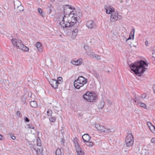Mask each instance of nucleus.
<instances>
[{"label": "nucleus", "instance_id": "nucleus-1", "mask_svg": "<svg viewBox=\"0 0 155 155\" xmlns=\"http://www.w3.org/2000/svg\"><path fill=\"white\" fill-rule=\"evenodd\" d=\"M147 66V64L144 61H140L130 65L131 70L137 75L140 76L147 69L146 67Z\"/></svg>", "mask_w": 155, "mask_h": 155}, {"label": "nucleus", "instance_id": "nucleus-2", "mask_svg": "<svg viewBox=\"0 0 155 155\" xmlns=\"http://www.w3.org/2000/svg\"><path fill=\"white\" fill-rule=\"evenodd\" d=\"M106 12L107 14H110L111 13L110 21L111 22H114L117 21L120 15H118V13L117 11H114V8L110 6H108L105 8Z\"/></svg>", "mask_w": 155, "mask_h": 155}, {"label": "nucleus", "instance_id": "nucleus-3", "mask_svg": "<svg viewBox=\"0 0 155 155\" xmlns=\"http://www.w3.org/2000/svg\"><path fill=\"white\" fill-rule=\"evenodd\" d=\"M68 14H62L59 17L60 21L59 24L61 27V26H69L70 25V20L71 19V16Z\"/></svg>", "mask_w": 155, "mask_h": 155}, {"label": "nucleus", "instance_id": "nucleus-4", "mask_svg": "<svg viewBox=\"0 0 155 155\" xmlns=\"http://www.w3.org/2000/svg\"><path fill=\"white\" fill-rule=\"evenodd\" d=\"M87 82V79L82 76L79 77L77 80L74 82V86L77 89H79L83 87Z\"/></svg>", "mask_w": 155, "mask_h": 155}, {"label": "nucleus", "instance_id": "nucleus-5", "mask_svg": "<svg viewBox=\"0 0 155 155\" xmlns=\"http://www.w3.org/2000/svg\"><path fill=\"white\" fill-rule=\"evenodd\" d=\"M83 97L87 101L92 102L96 99V96L95 94L88 91L83 95Z\"/></svg>", "mask_w": 155, "mask_h": 155}, {"label": "nucleus", "instance_id": "nucleus-6", "mask_svg": "<svg viewBox=\"0 0 155 155\" xmlns=\"http://www.w3.org/2000/svg\"><path fill=\"white\" fill-rule=\"evenodd\" d=\"M134 143V138L131 133H128L125 140V143L127 147H131Z\"/></svg>", "mask_w": 155, "mask_h": 155}, {"label": "nucleus", "instance_id": "nucleus-7", "mask_svg": "<svg viewBox=\"0 0 155 155\" xmlns=\"http://www.w3.org/2000/svg\"><path fill=\"white\" fill-rule=\"evenodd\" d=\"M64 9V14H68L69 15H74L75 13L73 11L75 10L74 8H73L68 5H64L63 6Z\"/></svg>", "mask_w": 155, "mask_h": 155}, {"label": "nucleus", "instance_id": "nucleus-8", "mask_svg": "<svg viewBox=\"0 0 155 155\" xmlns=\"http://www.w3.org/2000/svg\"><path fill=\"white\" fill-rule=\"evenodd\" d=\"M95 127L97 130L101 132L108 133L111 132L110 129L105 128L104 126L99 124H96Z\"/></svg>", "mask_w": 155, "mask_h": 155}, {"label": "nucleus", "instance_id": "nucleus-9", "mask_svg": "<svg viewBox=\"0 0 155 155\" xmlns=\"http://www.w3.org/2000/svg\"><path fill=\"white\" fill-rule=\"evenodd\" d=\"M12 42L14 47H15L17 49H20L23 45V43L21 40H18L15 39H12L11 40Z\"/></svg>", "mask_w": 155, "mask_h": 155}, {"label": "nucleus", "instance_id": "nucleus-10", "mask_svg": "<svg viewBox=\"0 0 155 155\" xmlns=\"http://www.w3.org/2000/svg\"><path fill=\"white\" fill-rule=\"evenodd\" d=\"M84 48L85 49L87 54L89 56L90 58H93L96 54H95L92 50L87 45L84 46Z\"/></svg>", "mask_w": 155, "mask_h": 155}, {"label": "nucleus", "instance_id": "nucleus-11", "mask_svg": "<svg viewBox=\"0 0 155 155\" xmlns=\"http://www.w3.org/2000/svg\"><path fill=\"white\" fill-rule=\"evenodd\" d=\"M86 27L90 29L94 28L96 26L95 22L92 20H89L86 22Z\"/></svg>", "mask_w": 155, "mask_h": 155}, {"label": "nucleus", "instance_id": "nucleus-12", "mask_svg": "<svg viewBox=\"0 0 155 155\" xmlns=\"http://www.w3.org/2000/svg\"><path fill=\"white\" fill-rule=\"evenodd\" d=\"M61 26V27L63 29L64 32L67 35H69L71 32L72 29H73V26L70 25L69 26Z\"/></svg>", "mask_w": 155, "mask_h": 155}, {"label": "nucleus", "instance_id": "nucleus-13", "mask_svg": "<svg viewBox=\"0 0 155 155\" xmlns=\"http://www.w3.org/2000/svg\"><path fill=\"white\" fill-rule=\"evenodd\" d=\"M71 20H70V25L73 26L75 23H76L77 20V16L76 15H71Z\"/></svg>", "mask_w": 155, "mask_h": 155}, {"label": "nucleus", "instance_id": "nucleus-14", "mask_svg": "<svg viewBox=\"0 0 155 155\" xmlns=\"http://www.w3.org/2000/svg\"><path fill=\"white\" fill-rule=\"evenodd\" d=\"M75 147L77 155H84V152L82 150L81 148L79 145H77Z\"/></svg>", "mask_w": 155, "mask_h": 155}, {"label": "nucleus", "instance_id": "nucleus-15", "mask_svg": "<svg viewBox=\"0 0 155 155\" xmlns=\"http://www.w3.org/2000/svg\"><path fill=\"white\" fill-rule=\"evenodd\" d=\"M56 80L55 79H51L49 81V83L51 86L54 88L57 89L58 88V84Z\"/></svg>", "mask_w": 155, "mask_h": 155}, {"label": "nucleus", "instance_id": "nucleus-16", "mask_svg": "<svg viewBox=\"0 0 155 155\" xmlns=\"http://www.w3.org/2000/svg\"><path fill=\"white\" fill-rule=\"evenodd\" d=\"M82 60L81 58H80L78 60H71V63L73 64L76 65H79L82 64Z\"/></svg>", "mask_w": 155, "mask_h": 155}, {"label": "nucleus", "instance_id": "nucleus-17", "mask_svg": "<svg viewBox=\"0 0 155 155\" xmlns=\"http://www.w3.org/2000/svg\"><path fill=\"white\" fill-rule=\"evenodd\" d=\"M82 138L84 140V142L85 143L89 141L91 139V137L87 134H84L82 136Z\"/></svg>", "mask_w": 155, "mask_h": 155}, {"label": "nucleus", "instance_id": "nucleus-18", "mask_svg": "<svg viewBox=\"0 0 155 155\" xmlns=\"http://www.w3.org/2000/svg\"><path fill=\"white\" fill-rule=\"evenodd\" d=\"M134 100L135 102H137L138 104L140 105L141 107H143L145 109L147 108V106L144 103L139 101L137 97H135V99Z\"/></svg>", "mask_w": 155, "mask_h": 155}, {"label": "nucleus", "instance_id": "nucleus-19", "mask_svg": "<svg viewBox=\"0 0 155 155\" xmlns=\"http://www.w3.org/2000/svg\"><path fill=\"white\" fill-rule=\"evenodd\" d=\"M72 29L71 38L73 39H74L77 35L78 30L76 28H75L74 29L73 28Z\"/></svg>", "mask_w": 155, "mask_h": 155}, {"label": "nucleus", "instance_id": "nucleus-20", "mask_svg": "<svg viewBox=\"0 0 155 155\" xmlns=\"http://www.w3.org/2000/svg\"><path fill=\"white\" fill-rule=\"evenodd\" d=\"M135 32V29L134 28H133L132 29V30L130 33L129 37L126 40V41L128 40L129 39H134V34Z\"/></svg>", "mask_w": 155, "mask_h": 155}, {"label": "nucleus", "instance_id": "nucleus-21", "mask_svg": "<svg viewBox=\"0 0 155 155\" xmlns=\"http://www.w3.org/2000/svg\"><path fill=\"white\" fill-rule=\"evenodd\" d=\"M14 5L15 9H16L17 11H18V12L19 11L21 12L23 10V7L21 5H20L18 6H16L15 4Z\"/></svg>", "mask_w": 155, "mask_h": 155}, {"label": "nucleus", "instance_id": "nucleus-22", "mask_svg": "<svg viewBox=\"0 0 155 155\" xmlns=\"http://www.w3.org/2000/svg\"><path fill=\"white\" fill-rule=\"evenodd\" d=\"M56 155H64L63 150H61V149L60 148H58L55 152Z\"/></svg>", "mask_w": 155, "mask_h": 155}, {"label": "nucleus", "instance_id": "nucleus-23", "mask_svg": "<svg viewBox=\"0 0 155 155\" xmlns=\"http://www.w3.org/2000/svg\"><path fill=\"white\" fill-rule=\"evenodd\" d=\"M34 150L36 152V154L37 155H39V153L41 152L42 150L41 148L40 147H38V146H37V147H34Z\"/></svg>", "mask_w": 155, "mask_h": 155}, {"label": "nucleus", "instance_id": "nucleus-24", "mask_svg": "<svg viewBox=\"0 0 155 155\" xmlns=\"http://www.w3.org/2000/svg\"><path fill=\"white\" fill-rule=\"evenodd\" d=\"M104 102L103 101H101L98 105V108L99 109L103 108L104 106Z\"/></svg>", "mask_w": 155, "mask_h": 155}, {"label": "nucleus", "instance_id": "nucleus-25", "mask_svg": "<svg viewBox=\"0 0 155 155\" xmlns=\"http://www.w3.org/2000/svg\"><path fill=\"white\" fill-rule=\"evenodd\" d=\"M30 105L33 107L36 108L37 107V103L35 101H32L30 102Z\"/></svg>", "mask_w": 155, "mask_h": 155}, {"label": "nucleus", "instance_id": "nucleus-26", "mask_svg": "<svg viewBox=\"0 0 155 155\" xmlns=\"http://www.w3.org/2000/svg\"><path fill=\"white\" fill-rule=\"evenodd\" d=\"M41 44L40 43L38 42L36 45V47L38 49L39 51L41 52L42 51V49L41 47Z\"/></svg>", "mask_w": 155, "mask_h": 155}, {"label": "nucleus", "instance_id": "nucleus-27", "mask_svg": "<svg viewBox=\"0 0 155 155\" xmlns=\"http://www.w3.org/2000/svg\"><path fill=\"white\" fill-rule=\"evenodd\" d=\"M19 49L21 50L25 51H28L29 50V48L23 44V45L21 46V47Z\"/></svg>", "mask_w": 155, "mask_h": 155}, {"label": "nucleus", "instance_id": "nucleus-28", "mask_svg": "<svg viewBox=\"0 0 155 155\" xmlns=\"http://www.w3.org/2000/svg\"><path fill=\"white\" fill-rule=\"evenodd\" d=\"M38 13L40 14V15L42 17H44L45 14L43 13V10L40 8H38Z\"/></svg>", "mask_w": 155, "mask_h": 155}, {"label": "nucleus", "instance_id": "nucleus-29", "mask_svg": "<svg viewBox=\"0 0 155 155\" xmlns=\"http://www.w3.org/2000/svg\"><path fill=\"white\" fill-rule=\"evenodd\" d=\"M56 81L58 82L57 83L58 84H62L63 82L62 78L61 77H59L57 78Z\"/></svg>", "mask_w": 155, "mask_h": 155}, {"label": "nucleus", "instance_id": "nucleus-30", "mask_svg": "<svg viewBox=\"0 0 155 155\" xmlns=\"http://www.w3.org/2000/svg\"><path fill=\"white\" fill-rule=\"evenodd\" d=\"M93 74L94 76L97 79L99 80L100 79L99 75V74L96 71H94L93 72Z\"/></svg>", "mask_w": 155, "mask_h": 155}, {"label": "nucleus", "instance_id": "nucleus-31", "mask_svg": "<svg viewBox=\"0 0 155 155\" xmlns=\"http://www.w3.org/2000/svg\"><path fill=\"white\" fill-rule=\"evenodd\" d=\"M86 143V145L88 147H91L93 146L94 145V143L93 142H89V141Z\"/></svg>", "mask_w": 155, "mask_h": 155}, {"label": "nucleus", "instance_id": "nucleus-32", "mask_svg": "<svg viewBox=\"0 0 155 155\" xmlns=\"http://www.w3.org/2000/svg\"><path fill=\"white\" fill-rule=\"evenodd\" d=\"M37 146H38V147H40L41 145V140H40V139L39 138V137H38L37 139Z\"/></svg>", "mask_w": 155, "mask_h": 155}, {"label": "nucleus", "instance_id": "nucleus-33", "mask_svg": "<svg viewBox=\"0 0 155 155\" xmlns=\"http://www.w3.org/2000/svg\"><path fill=\"white\" fill-rule=\"evenodd\" d=\"M76 15V14H75ZM82 14L81 12H78V13H76V16H77V18H80L81 17H82Z\"/></svg>", "mask_w": 155, "mask_h": 155}, {"label": "nucleus", "instance_id": "nucleus-34", "mask_svg": "<svg viewBox=\"0 0 155 155\" xmlns=\"http://www.w3.org/2000/svg\"><path fill=\"white\" fill-rule=\"evenodd\" d=\"M150 130L153 133H155V127L153 125H152L150 128Z\"/></svg>", "mask_w": 155, "mask_h": 155}, {"label": "nucleus", "instance_id": "nucleus-35", "mask_svg": "<svg viewBox=\"0 0 155 155\" xmlns=\"http://www.w3.org/2000/svg\"><path fill=\"white\" fill-rule=\"evenodd\" d=\"M49 120L51 122H54L56 120V118L55 117H51L49 118Z\"/></svg>", "mask_w": 155, "mask_h": 155}, {"label": "nucleus", "instance_id": "nucleus-36", "mask_svg": "<svg viewBox=\"0 0 155 155\" xmlns=\"http://www.w3.org/2000/svg\"><path fill=\"white\" fill-rule=\"evenodd\" d=\"M93 58H94L97 60H100L101 59V58L100 56L97 54H95Z\"/></svg>", "mask_w": 155, "mask_h": 155}, {"label": "nucleus", "instance_id": "nucleus-37", "mask_svg": "<svg viewBox=\"0 0 155 155\" xmlns=\"http://www.w3.org/2000/svg\"><path fill=\"white\" fill-rule=\"evenodd\" d=\"M47 113L48 115L49 116H51L52 114V111L50 110H48L47 111Z\"/></svg>", "mask_w": 155, "mask_h": 155}, {"label": "nucleus", "instance_id": "nucleus-38", "mask_svg": "<svg viewBox=\"0 0 155 155\" xmlns=\"http://www.w3.org/2000/svg\"><path fill=\"white\" fill-rule=\"evenodd\" d=\"M74 147L76 146L77 145H79L78 142V140L77 139H74Z\"/></svg>", "mask_w": 155, "mask_h": 155}, {"label": "nucleus", "instance_id": "nucleus-39", "mask_svg": "<svg viewBox=\"0 0 155 155\" xmlns=\"http://www.w3.org/2000/svg\"><path fill=\"white\" fill-rule=\"evenodd\" d=\"M16 114L17 116L18 117H20L21 116V114L20 111H18L17 112Z\"/></svg>", "mask_w": 155, "mask_h": 155}, {"label": "nucleus", "instance_id": "nucleus-40", "mask_svg": "<svg viewBox=\"0 0 155 155\" xmlns=\"http://www.w3.org/2000/svg\"><path fill=\"white\" fill-rule=\"evenodd\" d=\"M24 120L27 122H29V120L28 118L27 117H24Z\"/></svg>", "mask_w": 155, "mask_h": 155}, {"label": "nucleus", "instance_id": "nucleus-41", "mask_svg": "<svg viewBox=\"0 0 155 155\" xmlns=\"http://www.w3.org/2000/svg\"><path fill=\"white\" fill-rule=\"evenodd\" d=\"M150 142L152 143H155V137L153 138L151 140Z\"/></svg>", "mask_w": 155, "mask_h": 155}, {"label": "nucleus", "instance_id": "nucleus-42", "mask_svg": "<svg viewBox=\"0 0 155 155\" xmlns=\"http://www.w3.org/2000/svg\"><path fill=\"white\" fill-rule=\"evenodd\" d=\"M54 110L57 111H58L59 110V109L58 107L55 106L54 107Z\"/></svg>", "mask_w": 155, "mask_h": 155}, {"label": "nucleus", "instance_id": "nucleus-43", "mask_svg": "<svg viewBox=\"0 0 155 155\" xmlns=\"http://www.w3.org/2000/svg\"><path fill=\"white\" fill-rule=\"evenodd\" d=\"M51 9L49 8L48 7V10L47 11V13H48L49 14H50L51 12Z\"/></svg>", "mask_w": 155, "mask_h": 155}, {"label": "nucleus", "instance_id": "nucleus-44", "mask_svg": "<svg viewBox=\"0 0 155 155\" xmlns=\"http://www.w3.org/2000/svg\"><path fill=\"white\" fill-rule=\"evenodd\" d=\"M147 124L148 127H149V128L152 125H153L150 122H147Z\"/></svg>", "mask_w": 155, "mask_h": 155}, {"label": "nucleus", "instance_id": "nucleus-45", "mask_svg": "<svg viewBox=\"0 0 155 155\" xmlns=\"http://www.w3.org/2000/svg\"><path fill=\"white\" fill-rule=\"evenodd\" d=\"M146 94H143L142 95V97L143 99L146 98Z\"/></svg>", "mask_w": 155, "mask_h": 155}, {"label": "nucleus", "instance_id": "nucleus-46", "mask_svg": "<svg viewBox=\"0 0 155 155\" xmlns=\"http://www.w3.org/2000/svg\"><path fill=\"white\" fill-rule=\"evenodd\" d=\"M27 126H28V127L30 128L34 129V127L31 125L30 124H28Z\"/></svg>", "mask_w": 155, "mask_h": 155}, {"label": "nucleus", "instance_id": "nucleus-47", "mask_svg": "<svg viewBox=\"0 0 155 155\" xmlns=\"http://www.w3.org/2000/svg\"><path fill=\"white\" fill-rule=\"evenodd\" d=\"M11 137L13 140H15V137L14 136H11Z\"/></svg>", "mask_w": 155, "mask_h": 155}, {"label": "nucleus", "instance_id": "nucleus-48", "mask_svg": "<svg viewBox=\"0 0 155 155\" xmlns=\"http://www.w3.org/2000/svg\"><path fill=\"white\" fill-rule=\"evenodd\" d=\"M145 45L147 46L148 45V42L147 41H146L145 42Z\"/></svg>", "mask_w": 155, "mask_h": 155}, {"label": "nucleus", "instance_id": "nucleus-49", "mask_svg": "<svg viewBox=\"0 0 155 155\" xmlns=\"http://www.w3.org/2000/svg\"><path fill=\"white\" fill-rule=\"evenodd\" d=\"M3 138V136L2 135L0 134V140H2Z\"/></svg>", "mask_w": 155, "mask_h": 155}, {"label": "nucleus", "instance_id": "nucleus-50", "mask_svg": "<svg viewBox=\"0 0 155 155\" xmlns=\"http://www.w3.org/2000/svg\"><path fill=\"white\" fill-rule=\"evenodd\" d=\"M152 50L153 51L155 52V47L154 48H152Z\"/></svg>", "mask_w": 155, "mask_h": 155}, {"label": "nucleus", "instance_id": "nucleus-51", "mask_svg": "<svg viewBox=\"0 0 155 155\" xmlns=\"http://www.w3.org/2000/svg\"><path fill=\"white\" fill-rule=\"evenodd\" d=\"M124 152H128V150H124Z\"/></svg>", "mask_w": 155, "mask_h": 155}, {"label": "nucleus", "instance_id": "nucleus-52", "mask_svg": "<svg viewBox=\"0 0 155 155\" xmlns=\"http://www.w3.org/2000/svg\"><path fill=\"white\" fill-rule=\"evenodd\" d=\"M153 57L155 58V55L154 54V55H153Z\"/></svg>", "mask_w": 155, "mask_h": 155}, {"label": "nucleus", "instance_id": "nucleus-53", "mask_svg": "<svg viewBox=\"0 0 155 155\" xmlns=\"http://www.w3.org/2000/svg\"><path fill=\"white\" fill-rule=\"evenodd\" d=\"M23 103H25V101H24L23 100Z\"/></svg>", "mask_w": 155, "mask_h": 155}, {"label": "nucleus", "instance_id": "nucleus-54", "mask_svg": "<svg viewBox=\"0 0 155 155\" xmlns=\"http://www.w3.org/2000/svg\"><path fill=\"white\" fill-rule=\"evenodd\" d=\"M52 2L54 1V0H51Z\"/></svg>", "mask_w": 155, "mask_h": 155}, {"label": "nucleus", "instance_id": "nucleus-55", "mask_svg": "<svg viewBox=\"0 0 155 155\" xmlns=\"http://www.w3.org/2000/svg\"><path fill=\"white\" fill-rule=\"evenodd\" d=\"M152 54L153 55H154V53H153V52L152 53Z\"/></svg>", "mask_w": 155, "mask_h": 155}, {"label": "nucleus", "instance_id": "nucleus-56", "mask_svg": "<svg viewBox=\"0 0 155 155\" xmlns=\"http://www.w3.org/2000/svg\"><path fill=\"white\" fill-rule=\"evenodd\" d=\"M24 98L23 97L22 99H21V100H23V99H24Z\"/></svg>", "mask_w": 155, "mask_h": 155}]
</instances>
